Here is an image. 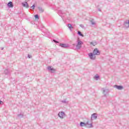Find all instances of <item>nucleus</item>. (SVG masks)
<instances>
[{
    "mask_svg": "<svg viewBox=\"0 0 129 129\" xmlns=\"http://www.w3.org/2000/svg\"><path fill=\"white\" fill-rule=\"evenodd\" d=\"M95 55H100V51H99V50H98V48H95L93 50V53L91 52L88 54V56L89 57H90L91 60H95V58H96V56H95Z\"/></svg>",
    "mask_w": 129,
    "mask_h": 129,
    "instance_id": "f257e3e1",
    "label": "nucleus"
},
{
    "mask_svg": "<svg viewBox=\"0 0 129 129\" xmlns=\"http://www.w3.org/2000/svg\"><path fill=\"white\" fill-rule=\"evenodd\" d=\"M80 126H86V127H93V125H92V123H90L89 124V121H87L86 123L81 122L80 123Z\"/></svg>",
    "mask_w": 129,
    "mask_h": 129,
    "instance_id": "f03ea898",
    "label": "nucleus"
},
{
    "mask_svg": "<svg viewBox=\"0 0 129 129\" xmlns=\"http://www.w3.org/2000/svg\"><path fill=\"white\" fill-rule=\"evenodd\" d=\"M82 45H83V42L78 40V43L76 45V49H77V50H80V49H81V47H82Z\"/></svg>",
    "mask_w": 129,
    "mask_h": 129,
    "instance_id": "7ed1b4c3",
    "label": "nucleus"
},
{
    "mask_svg": "<svg viewBox=\"0 0 129 129\" xmlns=\"http://www.w3.org/2000/svg\"><path fill=\"white\" fill-rule=\"evenodd\" d=\"M97 118V114L94 113L91 115V120L90 121L92 122V120H94V119H96Z\"/></svg>",
    "mask_w": 129,
    "mask_h": 129,
    "instance_id": "20e7f679",
    "label": "nucleus"
},
{
    "mask_svg": "<svg viewBox=\"0 0 129 129\" xmlns=\"http://www.w3.org/2000/svg\"><path fill=\"white\" fill-rule=\"evenodd\" d=\"M102 90L103 91V93L104 95V96H106V94H107V93H108V92H109V90L108 89H105L104 88H102Z\"/></svg>",
    "mask_w": 129,
    "mask_h": 129,
    "instance_id": "39448f33",
    "label": "nucleus"
},
{
    "mask_svg": "<svg viewBox=\"0 0 129 129\" xmlns=\"http://www.w3.org/2000/svg\"><path fill=\"white\" fill-rule=\"evenodd\" d=\"M47 69L49 71H51V73H55V72L56 71V70L54 69V68H52L51 66L48 67Z\"/></svg>",
    "mask_w": 129,
    "mask_h": 129,
    "instance_id": "423d86ee",
    "label": "nucleus"
},
{
    "mask_svg": "<svg viewBox=\"0 0 129 129\" xmlns=\"http://www.w3.org/2000/svg\"><path fill=\"white\" fill-rule=\"evenodd\" d=\"M59 46L61 47V48H68V47H69V45L64 43H60Z\"/></svg>",
    "mask_w": 129,
    "mask_h": 129,
    "instance_id": "0eeeda50",
    "label": "nucleus"
},
{
    "mask_svg": "<svg viewBox=\"0 0 129 129\" xmlns=\"http://www.w3.org/2000/svg\"><path fill=\"white\" fill-rule=\"evenodd\" d=\"M114 87H115V88H117L118 90H122V89H123V87L122 86L115 85L114 86Z\"/></svg>",
    "mask_w": 129,
    "mask_h": 129,
    "instance_id": "6e6552de",
    "label": "nucleus"
},
{
    "mask_svg": "<svg viewBox=\"0 0 129 129\" xmlns=\"http://www.w3.org/2000/svg\"><path fill=\"white\" fill-rule=\"evenodd\" d=\"M22 5L23 7H24V8H26V9H28L29 4H28V2H25L24 3H22Z\"/></svg>",
    "mask_w": 129,
    "mask_h": 129,
    "instance_id": "1a4fd4ad",
    "label": "nucleus"
},
{
    "mask_svg": "<svg viewBox=\"0 0 129 129\" xmlns=\"http://www.w3.org/2000/svg\"><path fill=\"white\" fill-rule=\"evenodd\" d=\"M65 114V113H64V112H61L60 113L59 112L58 113V116L60 118H64V115Z\"/></svg>",
    "mask_w": 129,
    "mask_h": 129,
    "instance_id": "9d476101",
    "label": "nucleus"
},
{
    "mask_svg": "<svg viewBox=\"0 0 129 129\" xmlns=\"http://www.w3.org/2000/svg\"><path fill=\"white\" fill-rule=\"evenodd\" d=\"M7 6L8 8H14V4H13V2H9L8 3Z\"/></svg>",
    "mask_w": 129,
    "mask_h": 129,
    "instance_id": "9b49d317",
    "label": "nucleus"
},
{
    "mask_svg": "<svg viewBox=\"0 0 129 129\" xmlns=\"http://www.w3.org/2000/svg\"><path fill=\"white\" fill-rule=\"evenodd\" d=\"M123 25H124V27H125V28H129L128 23L127 21L124 22L123 23Z\"/></svg>",
    "mask_w": 129,
    "mask_h": 129,
    "instance_id": "f8f14e48",
    "label": "nucleus"
},
{
    "mask_svg": "<svg viewBox=\"0 0 129 129\" xmlns=\"http://www.w3.org/2000/svg\"><path fill=\"white\" fill-rule=\"evenodd\" d=\"M38 9L40 12V13H44V9L42 8L41 7H38Z\"/></svg>",
    "mask_w": 129,
    "mask_h": 129,
    "instance_id": "ddd939ff",
    "label": "nucleus"
},
{
    "mask_svg": "<svg viewBox=\"0 0 129 129\" xmlns=\"http://www.w3.org/2000/svg\"><path fill=\"white\" fill-rule=\"evenodd\" d=\"M68 27L69 29H70V30H71V29H73V26H72V25H71V24H68Z\"/></svg>",
    "mask_w": 129,
    "mask_h": 129,
    "instance_id": "4468645a",
    "label": "nucleus"
},
{
    "mask_svg": "<svg viewBox=\"0 0 129 129\" xmlns=\"http://www.w3.org/2000/svg\"><path fill=\"white\" fill-rule=\"evenodd\" d=\"M4 73L6 75H9V74H10V72H9V70H5L4 71Z\"/></svg>",
    "mask_w": 129,
    "mask_h": 129,
    "instance_id": "2eb2a0df",
    "label": "nucleus"
},
{
    "mask_svg": "<svg viewBox=\"0 0 129 129\" xmlns=\"http://www.w3.org/2000/svg\"><path fill=\"white\" fill-rule=\"evenodd\" d=\"M78 35L81 37H84V35L80 31H78Z\"/></svg>",
    "mask_w": 129,
    "mask_h": 129,
    "instance_id": "dca6fc26",
    "label": "nucleus"
},
{
    "mask_svg": "<svg viewBox=\"0 0 129 129\" xmlns=\"http://www.w3.org/2000/svg\"><path fill=\"white\" fill-rule=\"evenodd\" d=\"M18 117H24V115L22 113L19 114L18 115Z\"/></svg>",
    "mask_w": 129,
    "mask_h": 129,
    "instance_id": "f3484780",
    "label": "nucleus"
},
{
    "mask_svg": "<svg viewBox=\"0 0 129 129\" xmlns=\"http://www.w3.org/2000/svg\"><path fill=\"white\" fill-rule=\"evenodd\" d=\"M35 8H36V5H35V4H34L32 6L30 7L32 10H35Z\"/></svg>",
    "mask_w": 129,
    "mask_h": 129,
    "instance_id": "a211bd4d",
    "label": "nucleus"
},
{
    "mask_svg": "<svg viewBox=\"0 0 129 129\" xmlns=\"http://www.w3.org/2000/svg\"><path fill=\"white\" fill-rule=\"evenodd\" d=\"M97 43H96V42H91V45H93V46H95V45H97Z\"/></svg>",
    "mask_w": 129,
    "mask_h": 129,
    "instance_id": "6ab92c4d",
    "label": "nucleus"
},
{
    "mask_svg": "<svg viewBox=\"0 0 129 129\" xmlns=\"http://www.w3.org/2000/svg\"><path fill=\"white\" fill-rule=\"evenodd\" d=\"M94 79H96V80H98V79H99V76H95Z\"/></svg>",
    "mask_w": 129,
    "mask_h": 129,
    "instance_id": "aec40b11",
    "label": "nucleus"
},
{
    "mask_svg": "<svg viewBox=\"0 0 129 129\" xmlns=\"http://www.w3.org/2000/svg\"><path fill=\"white\" fill-rule=\"evenodd\" d=\"M58 14H62V15H65V13H63V11H62V10H59Z\"/></svg>",
    "mask_w": 129,
    "mask_h": 129,
    "instance_id": "412c9836",
    "label": "nucleus"
},
{
    "mask_svg": "<svg viewBox=\"0 0 129 129\" xmlns=\"http://www.w3.org/2000/svg\"><path fill=\"white\" fill-rule=\"evenodd\" d=\"M53 42H54V43H55L56 44H59V41H58L55 39L53 40Z\"/></svg>",
    "mask_w": 129,
    "mask_h": 129,
    "instance_id": "4be33fe9",
    "label": "nucleus"
},
{
    "mask_svg": "<svg viewBox=\"0 0 129 129\" xmlns=\"http://www.w3.org/2000/svg\"><path fill=\"white\" fill-rule=\"evenodd\" d=\"M35 18L36 19L39 20V15L38 14L35 15Z\"/></svg>",
    "mask_w": 129,
    "mask_h": 129,
    "instance_id": "5701e85b",
    "label": "nucleus"
},
{
    "mask_svg": "<svg viewBox=\"0 0 129 129\" xmlns=\"http://www.w3.org/2000/svg\"><path fill=\"white\" fill-rule=\"evenodd\" d=\"M91 24L93 25V26L95 25V22H94V21H93V20H91Z\"/></svg>",
    "mask_w": 129,
    "mask_h": 129,
    "instance_id": "b1692460",
    "label": "nucleus"
},
{
    "mask_svg": "<svg viewBox=\"0 0 129 129\" xmlns=\"http://www.w3.org/2000/svg\"><path fill=\"white\" fill-rule=\"evenodd\" d=\"M61 102H62V103H68V102H67L66 100H63L61 101Z\"/></svg>",
    "mask_w": 129,
    "mask_h": 129,
    "instance_id": "393cba45",
    "label": "nucleus"
},
{
    "mask_svg": "<svg viewBox=\"0 0 129 129\" xmlns=\"http://www.w3.org/2000/svg\"><path fill=\"white\" fill-rule=\"evenodd\" d=\"M4 104V102H3L2 100H0V105H2Z\"/></svg>",
    "mask_w": 129,
    "mask_h": 129,
    "instance_id": "a878e982",
    "label": "nucleus"
},
{
    "mask_svg": "<svg viewBox=\"0 0 129 129\" xmlns=\"http://www.w3.org/2000/svg\"><path fill=\"white\" fill-rule=\"evenodd\" d=\"M46 37H50V33H48L46 35Z\"/></svg>",
    "mask_w": 129,
    "mask_h": 129,
    "instance_id": "bb28decb",
    "label": "nucleus"
},
{
    "mask_svg": "<svg viewBox=\"0 0 129 129\" xmlns=\"http://www.w3.org/2000/svg\"><path fill=\"white\" fill-rule=\"evenodd\" d=\"M80 26L81 27V28H84V26H83V25L82 24H80Z\"/></svg>",
    "mask_w": 129,
    "mask_h": 129,
    "instance_id": "cd10ccee",
    "label": "nucleus"
},
{
    "mask_svg": "<svg viewBox=\"0 0 129 129\" xmlns=\"http://www.w3.org/2000/svg\"><path fill=\"white\" fill-rule=\"evenodd\" d=\"M28 58H32V56L31 55H30V54L28 55Z\"/></svg>",
    "mask_w": 129,
    "mask_h": 129,
    "instance_id": "c85d7f7f",
    "label": "nucleus"
},
{
    "mask_svg": "<svg viewBox=\"0 0 129 129\" xmlns=\"http://www.w3.org/2000/svg\"><path fill=\"white\" fill-rule=\"evenodd\" d=\"M127 22L128 23V27H129V20H128V21H127Z\"/></svg>",
    "mask_w": 129,
    "mask_h": 129,
    "instance_id": "c756f323",
    "label": "nucleus"
},
{
    "mask_svg": "<svg viewBox=\"0 0 129 129\" xmlns=\"http://www.w3.org/2000/svg\"><path fill=\"white\" fill-rule=\"evenodd\" d=\"M99 12H101V9H98Z\"/></svg>",
    "mask_w": 129,
    "mask_h": 129,
    "instance_id": "7c9ffc66",
    "label": "nucleus"
},
{
    "mask_svg": "<svg viewBox=\"0 0 129 129\" xmlns=\"http://www.w3.org/2000/svg\"><path fill=\"white\" fill-rule=\"evenodd\" d=\"M1 50H4V47H1Z\"/></svg>",
    "mask_w": 129,
    "mask_h": 129,
    "instance_id": "2f4dec72",
    "label": "nucleus"
}]
</instances>
